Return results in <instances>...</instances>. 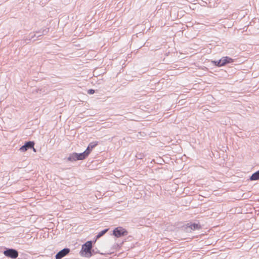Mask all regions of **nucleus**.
I'll return each instance as SVG.
<instances>
[{"label": "nucleus", "mask_w": 259, "mask_h": 259, "mask_svg": "<svg viewBox=\"0 0 259 259\" xmlns=\"http://www.w3.org/2000/svg\"><path fill=\"white\" fill-rule=\"evenodd\" d=\"M4 254L7 257L16 258L18 256V251L14 249H7L4 251Z\"/></svg>", "instance_id": "7ed1b4c3"}, {"label": "nucleus", "mask_w": 259, "mask_h": 259, "mask_svg": "<svg viewBox=\"0 0 259 259\" xmlns=\"http://www.w3.org/2000/svg\"><path fill=\"white\" fill-rule=\"evenodd\" d=\"M212 62L216 66H222L225 65L224 60H223V58H222L220 60L218 61H213Z\"/></svg>", "instance_id": "9d476101"}, {"label": "nucleus", "mask_w": 259, "mask_h": 259, "mask_svg": "<svg viewBox=\"0 0 259 259\" xmlns=\"http://www.w3.org/2000/svg\"><path fill=\"white\" fill-rule=\"evenodd\" d=\"M108 230V229H106L99 232L96 236V238L98 239L104 235Z\"/></svg>", "instance_id": "ddd939ff"}, {"label": "nucleus", "mask_w": 259, "mask_h": 259, "mask_svg": "<svg viewBox=\"0 0 259 259\" xmlns=\"http://www.w3.org/2000/svg\"><path fill=\"white\" fill-rule=\"evenodd\" d=\"M94 93H95V91L92 89H90V90H88V93L89 94H93Z\"/></svg>", "instance_id": "4468645a"}, {"label": "nucleus", "mask_w": 259, "mask_h": 259, "mask_svg": "<svg viewBox=\"0 0 259 259\" xmlns=\"http://www.w3.org/2000/svg\"><path fill=\"white\" fill-rule=\"evenodd\" d=\"M34 143L33 142L29 141L26 142L24 145L21 147L20 151L21 152H25L28 149L32 148L33 147Z\"/></svg>", "instance_id": "39448f33"}, {"label": "nucleus", "mask_w": 259, "mask_h": 259, "mask_svg": "<svg viewBox=\"0 0 259 259\" xmlns=\"http://www.w3.org/2000/svg\"><path fill=\"white\" fill-rule=\"evenodd\" d=\"M32 148L33 149V151H35V148H34V147H33Z\"/></svg>", "instance_id": "2eb2a0df"}, {"label": "nucleus", "mask_w": 259, "mask_h": 259, "mask_svg": "<svg viewBox=\"0 0 259 259\" xmlns=\"http://www.w3.org/2000/svg\"><path fill=\"white\" fill-rule=\"evenodd\" d=\"M67 160L70 161L78 160L77 153H73L72 154H70L68 157L67 158Z\"/></svg>", "instance_id": "0eeeda50"}, {"label": "nucleus", "mask_w": 259, "mask_h": 259, "mask_svg": "<svg viewBox=\"0 0 259 259\" xmlns=\"http://www.w3.org/2000/svg\"><path fill=\"white\" fill-rule=\"evenodd\" d=\"M250 180L251 181L259 180V170L252 175V176L250 177Z\"/></svg>", "instance_id": "9b49d317"}, {"label": "nucleus", "mask_w": 259, "mask_h": 259, "mask_svg": "<svg viewBox=\"0 0 259 259\" xmlns=\"http://www.w3.org/2000/svg\"><path fill=\"white\" fill-rule=\"evenodd\" d=\"M92 248V242L91 241H87L84 243L81 248V250L85 253L86 256H91V250Z\"/></svg>", "instance_id": "f257e3e1"}, {"label": "nucleus", "mask_w": 259, "mask_h": 259, "mask_svg": "<svg viewBox=\"0 0 259 259\" xmlns=\"http://www.w3.org/2000/svg\"><path fill=\"white\" fill-rule=\"evenodd\" d=\"M113 235L116 237H120L127 235V231L122 227L116 228L113 231Z\"/></svg>", "instance_id": "f03ea898"}, {"label": "nucleus", "mask_w": 259, "mask_h": 259, "mask_svg": "<svg viewBox=\"0 0 259 259\" xmlns=\"http://www.w3.org/2000/svg\"><path fill=\"white\" fill-rule=\"evenodd\" d=\"M69 252L70 249L69 248H65L63 249L56 254L55 256L56 259H61L68 254Z\"/></svg>", "instance_id": "20e7f679"}, {"label": "nucleus", "mask_w": 259, "mask_h": 259, "mask_svg": "<svg viewBox=\"0 0 259 259\" xmlns=\"http://www.w3.org/2000/svg\"><path fill=\"white\" fill-rule=\"evenodd\" d=\"M97 144L98 143L96 142L90 143L85 151H88V153L89 154L92 149H93L96 145H97Z\"/></svg>", "instance_id": "1a4fd4ad"}, {"label": "nucleus", "mask_w": 259, "mask_h": 259, "mask_svg": "<svg viewBox=\"0 0 259 259\" xmlns=\"http://www.w3.org/2000/svg\"><path fill=\"white\" fill-rule=\"evenodd\" d=\"M200 228H201L199 224L194 223V224H192L188 226L187 229L188 230L190 229V231H191V230H195L196 229H200Z\"/></svg>", "instance_id": "6e6552de"}, {"label": "nucleus", "mask_w": 259, "mask_h": 259, "mask_svg": "<svg viewBox=\"0 0 259 259\" xmlns=\"http://www.w3.org/2000/svg\"><path fill=\"white\" fill-rule=\"evenodd\" d=\"M222 58L223 60H224L225 65L227 63H232L233 62V60L232 58L228 57H222Z\"/></svg>", "instance_id": "f8f14e48"}, {"label": "nucleus", "mask_w": 259, "mask_h": 259, "mask_svg": "<svg viewBox=\"0 0 259 259\" xmlns=\"http://www.w3.org/2000/svg\"><path fill=\"white\" fill-rule=\"evenodd\" d=\"M88 152V151H85L81 153H77L78 160L84 159L89 155Z\"/></svg>", "instance_id": "423d86ee"}]
</instances>
